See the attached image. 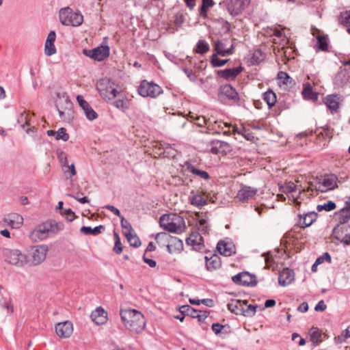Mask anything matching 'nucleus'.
Here are the masks:
<instances>
[{
    "mask_svg": "<svg viewBox=\"0 0 350 350\" xmlns=\"http://www.w3.org/2000/svg\"><path fill=\"white\" fill-rule=\"evenodd\" d=\"M62 167H63L64 172L65 173H69L70 177L76 175L77 172H76L75 166L74 163H72L71 165H68V163L67 165H66V166H62Z\"/></svg>",
    "mask_w": 350,
    "mask_h": 350,
    "instance_id": "60",
    "label": "nucleus"
},
{
    "mask_svg": "<svg viewBox=\"0 0 350 350\" xmlns=\"http://www.w3.org/2000/svg\"><path fill=\"white\" fill-rule=\"evenodd\" d=\"M57 52L54 43L45 42L44 44V53L46 56H51Z\"/></svg>",
    "mask_w": 350,
    "mask_h": 350,
    "instance_id": "51",
    "label": "nucleus"
},
{
    "mask_svg": "<svg viewBox=\"0 0 350 350\" xmlns=\"http://www.w3.org/2000/svg\"><path fill=\"white\" fill-rule=\"evenodd\" d=\"M90 317L92 321L96 325H104L108 320L107 311L100 306L92 312Z\"/></svg>",
    "mask_w": 350,
    "mask_h": 350,
    "instance_id": "22",
    "label": "nucleus"
},
{
    "mask_svg": "<svg viewBox=\"0 0 350 350\" xmlns=\"http://www.w3.org/2000/svg\"><path fill=\"white\" fill-rule=\"evenodd\" d=\"M190 118L193 120L194 123L199 127L206 126L208 129V122L210 120L209 118H206L204 116L192 115L191 113H189Z\"/></svg>",
    "mask_w": 350,
    "mask_h": 350,
    "instance_id": "40",
    "label": "nucleus"
},
{
    "mask_svg": "<svg viewBox=\"0 0 350 350\" xmlns=\"http://www.w3.org/2000/svg\"><path fill=\"white\" fill-rule=\"evenodd\" d=\"M221 95L233 101L239 100V94L230 85H224L220 88Z\"/></svg>",
    "mask_w": 350,
    "mask_h": 350,
    "instance_id": "29",
    "label": "nucleus"
},
{
    "mask_svg": "<svg viewBox=\"0 0 350 350\" xmlns=\"http://www.w3.org/2000/svg\"><path fill=\"white\" fill-rule=\"evenodd\" d=\"M120 219H121L120 224H121V227L123 229V234H124V236L126 235V232H129L130 233L133 232V229L131 224L127 220H126L123 216L121 217Z\"/></svg>",
    "mask_w": 350,
    "mask_h": 350,
    "instance_id": "52",
    "label": "nucleus"
},
{
    "mask_svg": "<svg viewBox=\"0 0 350 350\" xmlns=\"http://www.w3.org/2000/svg\"><path fill=\"white\" fill-rule=\"evenodd\" d=\"M214 47L217 54L221 56L229 55L233 53V44L232 42L226 40L216 41Z\"/></svg>",
    "mask_w": 350,
    "mask_h": 350,
    "instance_id": "18",
    "label": "nucleus"
},
{
    "mask_svg": "<svg viewBox=\"0 0 350 350\" xmlns=\"http://www.w3.org/2000/svg\"><path fill=\"white\" fill-rule=\"evenodd\" d=\"M69 134L66 132V129L64 128H60L58 129L56 133L55 139L57 140H63L66 142L69 139Z\"/></svg>",
    "mask_w": 350,
    "mask_h": 350,
    "instance_id": "50",
    "label": "nucleus"
},
{
    "mask_svg": "<svg viewBox=\"0 0 350 350\" xmlns=\"http://www.w3.org/2000/svg\"><path fill=\"white\" fill-rule=\"evenodd\" d=\"M317 38L319 49L323 51H327V37L324 35H318Z\"/></svg>",
    "mask_w": 350,
    "mask_h": 350,
    "instance_id": "45",
    "label": "nucleus"
},
{
    "mask_svg": "<svg viewBox=\"0 0 350 350\" xmlns=\"http://www.w3.org/2000/svg\"><path fill=\"white\" fill-rule=\"evenodd\" d=\"M159 224L165 230L175 234H181L186 230L184 218L176 213L162 215L159 219Z\"/></svg>",
    "mask_w": 350,
    "mask_h": 350,
    "instance_id": "2",
    "label": "nucleus"
},
{
    "mask_svg": "<svg viewBox=\"0 0 350 350\" xmlns=\"http://www.w3.org/2000/svg\"><path fill=\"white\" fill-rule=\"evenodd\" d=\"M336 208L335 202L332 201H328L323 204H319L317 206V210L319 212L322 211H331Z\"/></svg>",
    "mask_w": 350,
    "mask_h": 350,
    "instance_id": "47",
    "label": "nucleus"
},
{
    "mask_svg": "<svg viewBox=\"0 0 350 350\" xmlns=\"http://www.w3.org/2000/svg\"><path fill=\"white\" fill-rule=\"evenodd\" d=\"M232 126L230 123L217 120L213 118H210L208 122V130L213 133H220L222 131L225 135H230Z\"/></svg>",
    "mask_w": 350,
    "mask_h": 350,
    "instance_id": "10",
    "label": "nucleus"
},
{
    "mask_svg": "<svg viewBox=\"0 0 350 350\" xmlns=\"http://www.w3.org/2000/svg\"><path fill=\"white\" fill-rule=\"evenodd\" d=\"M3 255L5 261L10 265H14L18 267H23L28 265L27 254H23L19 250L4 249L3 250Z\"/></svg>",
    "mask_w": 350,
    "mask_h": 350,
    "instance_id": "7",
    "label": "nucleus"
},
{
    "mask_svg": "<svg viewBox=\"0 0 350 350\" xmlns=\"http://www.w3.org/2000/svg\"><path fill=\"white\" fill-rule=\"evenodd\" d=\"M310 335L311 340L314 342H318L321 336L320 331L317 328H312L310 331Z\"/></svg>",
    "mask_w": 350,
    "mask_h": 350,
    "instance_id": "57",
    "label": "nucleus"
},
{
    "mask_svg": "<svg viewBox=\"0 0 350 350\" xmlns=\"http://www.w3.org/2000/svg\"><path fill=\"white\" fill-rule=\"evenodd\" d=\"M49 247L44 244L36 245L30 247L27 254V262L30 267L41 265L46 258Z\"/></svg>",
    "mask_w": 350,
    "mask_h": 350,
    "instance_id": "4",
    "label": "nucleus"
},
{
    "mask_svg": "<svg viewBox=\"0 0 350 350\" xmlns=\"http://www.w3.org/2000/svg\"><path fill=\"white\" fill-rule=\"evenodd\" d=\"M172 236L166 232H159L155 236V241L161 248L167 247Z\"/></svg>",
    "mask_w": 350,
    "mask_h": 350,
    "instance_id": "37",
    "label": "nucleus"
},
{
    "mask_svg": "<svg viewBox=\"0 0 350 350\" xmlns=\"http://www.w3.org/2000/svg\"><path fill=\"white\" fill-rule=\"evenodd\" d=\"M263 99L268 105L269 108L273 107L277 100L275 94L271 90L264 94Z\"/></svg>",
    "mask_w": 350,
    "mask_h": 350,
    "instance_id": "41",
    "label": "nucleus"
},
{
    "mask_svg": "<svg viewBox=\"0 0 350 350\" xmlns=\"http://www.w3.org/2000/svg\"><path fill=\"white\" fill-rule=\"evenodd\" d=\"M256 306H253L251 304H248L247 301H244V306H243V315L247 317H252L254 315L256 311Z\"/></svg>",
    "mask_w": 350,
    "mask_h": 350,
    "instance_id": "48",
    "label": "nucleus"
},
{
    "mask_svg": "<svg viewBox=\"0 0 350 350\" xmlns=\"http://www.w3.org/2000/svg\"><path fill=\"white\" fill-rule=\"evenodd\" d=\"M183 249V241L178 238L172 236L167 247V252L170 254H178Z\"/></svg>",
    "mask_w": 350,
    "mask_h": 350,
    "instance_id": "28",
    "label": "nucleus"
},
{
    "mask_svg": "<svg viewBox=\"0 0 350 350\" xmlns=\"http://www.w3.org/2000/svg\"><path fill=\"white\" fill-rule=\"evenodd\" d=\"M217 148L221 149V152H230L231 146L229 144L224 142L217 141Z\"/></svg>",
    "mask_w": 350,
    "mask_h": 350,
    "instance_id": "64",
    "label": "nucleus"
},
{
    "mask_svg": "<svg viewBox=\"0 0 350 350\" xmlns=\"http://www.w3.org/2000/svg\"><path fill=\"white\" fill-rule=\"evenodd\" d=\"M257 189L249 186H243L238 191L237 198L241 201L248 200L256 194Z\"/></svg>",
    "mask_w": 350,
    "mask_h": 350,
    "instance_id": "23",
    "label": "nucleus"
},
{
    "mask_svg": "<svg viewBox=\"0 0 350 350\" xmlns=\"http://www.w3.org/2000/svg\"><path fill=\"white\" fill-rule=\"evenodd\" d=\"M208 50L209 46L208 43L204 40H199L197 43L195 51L198 53L204 54L208 52Z\"/></svg>",
    "mask_w": 350,
    "mask_h": 350,
    "instance_id": "49",
    "label": "nucleus"
},
{
    "mask_svg": "<svg viewBox=\"0 0 350 350\" xmlns=\"http://www.w3.org/2000/svg\"><path fill=\"white\" fill-rule=\"evenodd\" d=\"M5 220L10 226L15 228H19L23 223V217L17 213L10 214Z\"/></svg>",
    "mask_w": 350,
    "mask_h": 350,
    "instance_id": "34",
    "label": "nucleus"
},
{
    "mask_svg": "<svg viewBox=\"0 0 350 350\" xmlns=\"http://www.w3.org/2000/svg\"><path fill=\"white\" fill-rule=\"evenodd\" d=\"M128 242L131 246H133L135 247H138L141 245V241L137 237L135 233L134 232L130 233L129 232H126V234L125 235Z\"/></svg>",
    "mask_w": 350,
    "mask_h": 350,
    "instance_id": "42",
    "label": "nucleus"
},
{
    "mask_svg": "<svg viewBox=\"0 0 350 350\" xmlns=\"http://www.w3.org/2000/svg\"><path fill=\"white\" fill-rule=\"evenodd\" d=\"M217 249L221 254L226 256H230L235 253V247L230 243L220 241L217 243Z\"/></svg>",
    "mask_w": 350,
    "mask_h": 350,
    "instance_id": "31",
    "label": "nucleus"
},
{
    "mask_svg": "<svg viewBox=\"0 0 350 350\" xmlns=\"http://www.w3.org/2000/svg\"><path fill=\"white\" fill-rule=\"evenodd\" d=\"M337 186V178L334 175H326L317 178L312 184V188L321 192L334 189Z\"/></svg>",
    "mask_w": 350,
    "mask_h": 350,
    "instance_id": "8",
    "label": "nucleus"
},
{
    "mask_svg": "<svg viewBox=\"0 0 350 350\" xmlns=\"http://www.w3.org/2000/svg\"><path fill=\"white\" fill-rule=\"evenodd\" d=\"M120 315L122 322L129 332L139 334L146 327V320L144 314L135 309H121Z\"/></svg>",
    "mask_w": 350,
    "mask_h": 350,
    "instance_id": "1",
    "label": "nucleus"
},
{
    "mask_svg": "<svg viewBox=\"0 0 350 350\" xmlns=\"http://www.w3.org/2000/svg\"><path fill=\"white\" fill-rule=\"evenodd\" d=\"M28 117H29V113L24 111L23 113H21V116L18 118V122L23 124L22 126L23 129L25 128L26 125L27 126L29 125Z\"/></svg>",
    "mask_w": 350,
    "mask_h": 350,
    "instance_id": "63",
    "label": "nucleus"
},
{
    "mask_svg": "<svg viewBox=\"0 0 350 350\" xmlns=\"http://www.w3.org/2000/svg\"><path fill=\"white\" fill-rule=\"evenodd\" d=\"M114 237H115V245L113 247V251L116 253L120 254L122 252V246L120 241V238L119 237V234L114 232Z\"/></svg>",
    "mask_w": 350,
    "mask_h": 350,
    "instance_id": "54",
    "label": "nucleus"
},
{
    "mask_svg": "<svg viewBox=\"0 0 350 350\" xmlns=\"http://www.w3.org/2000/svg\"><path fill=\"white\" fill-rule=\"evenodd\" d=\"M197 228L199 231L202 232L204 234L208 232V226L206 220L204 219H201L199 220L197 224Z\"/></svg>",
    "mask_w": 350,
    "mask_h": 350,
    "instance_id": "55",
    "label": "nucleus"
},
{
    "mask_svg": "<svg viewBox=\"0 0 350 350\" xmlns=\"http://www.w3.org/2000/svg\"><path fill=\"white\" fill-rule=\"evenodd\" d=\"M350 338V325L347 327L346 329H345L342 333L338 336L337 340L338 342H343L346 340Z\"/></svg>",
    "mask_w": 350,
    "mask_h": 350,
    "instance_id": "59",
    "label": "nucleus"
},
{
    "mask_svg": "<svg viewBox=\"0 0 350 350\" xmlns=\"http://www.w3.org/2000/svg\"><path fill=\"white\" fill-rule=\"evenodd\" d=\"M325 260L327 261L328 262H331V256L328 253H324L321 256L319 257L314 264L312 266V270H314V267L319 265L322 264Z\"/></svg>",
    "mask_w": 350,
    "mask_h": 350,
    "instance_id": "53",
    "label": "nucleus"
},
{
    "mask_svg": "<svg viewBox=\"0 0 350 350\" xmlns=\"http://www.w3.org/2000/svg\"><path fill=\"white\" fill-rule=\"evenodd\" d=\"M338 23L345 26H350V11H345L340 14Z\"/></svg>",
    "mask_w": 350,
    "mask_h": 350,
    "instance_id": "46",
    "label": "nucleus"
},
{
    "mask_svg": "<svg viewBox=\"0 0 350 350\" xmlns=\"http://www.w3.org/2000/svg\"><path fill=\"white\" fill-rule=\"evenodd\" d=\"M278 79L280 81V85H284V89L291 88L294 84L292 78L285 72H279L278 74Z\"/></svg>",
    "mask_w": 350,
    "mask_h": 350,
    "instance_id": "35",
    "label": "nucleus"
},
{
    "mask_svg": "<svg viewBox=\"0 0 350 350\" xmlns=\"http://www.w3.org/2000/svg\"><path fill=\"white\" fill-rule=\"evenodd\" d=\"M74 328L72 322L66 321L55 325V332L61 338H68L72 334Z\"/></svg>",
    "mask_w": 350,
    "mask_h": 350,
    "instance_id": "16",
    "label": "nucleus"
},
{
    "mask_svg": "<svg viewBox=\"0 0 350 350\" xmlns=\"http://www.w3.org/2000/svg\"><path fill=\"white\" fill-rule=\"evenodd\" d=\"M250 3V0H230L227 5L228 12L232 16L241 13Z\"/></svg>",
    "mask_w": 350,
    "mask_h": 350,
    "instance_id": "15",
    "label": "nucleus"
},
{
    "mask_svg": "<svg viewBox=\"0 0 350 350\" xmlns=\"http://www.w3.org/2000/svg\"><path fill=\"white\" fill-rule=\"evenodd\" d=\"M299 223L302 228L310 226L317 219V213L314 211H310L307 213H299Z\"/></svg>",
    "mask_w": 350,
    "mask_h": 350,
    "instance_id": "24",
    "label": "nucleus"
},
{
    "mask_svg": "<svg viewBox=\"0 0 350 350\" xmlns=\"http://www.w3.org/2000/svg\"><path fill=\"white\" fill-rule=\"evenodd\" d=\"M213 5L214 2L213 0H202V6L200 10V16L206 18L207 16L208 9L213 7Z\"/></svg>",
    "mask_w": 350,
    "mask_h": 350,
    "instance_id": "43",
    "label": "nucleus"
},
{
    "mask_svg": "<svg viewBox=\"0 0 350 350\" xmlns=\"http://www.w3.org/2000/svg\"><path fill=\"white\" fill-rule=\"evenodd\" d=\"M77 100L79 105V106L82 108L83 111L85 110L88 109L90 107L88 103L83 98V97L81 95L77 96Z\"/></svg>",
    "mask_w": 350,
    "mask_h": 350,
    "instance_id": "62",
    "label": "nucleus"
},
{
    "mask_svg": "<svg viewBox=\"0 0 350 350\" xmlns=\"http://www.w3.org/2000/svg\"><path fill=\"white\" fill-rule=\"evenodd\" d=\"M84 113L86 118L90 120H94L98 117L97 113L91 107H90L88 109L85 110Z\"/></svg>",
    "mask_w": 350,
    "mask_h": 350,
    "instance_id": "61",
    "label": "nucleus"
},
{
    "mask_svg": "<svg viewBox=\"0 0 350 350\" xmlns=\"http://www.w3.org/2000/svg\"><path fill=\"white\" fill-rule=\"evenodd\" d=\"M294 280V273L289 269H284L280 273L278 281L282 286L289 285Z\"/></svg>",
    "mask_w": 350,
    "mask_h": 350,
    "instance_id": "27",
    "label": "nucleus"
},
{
    "mask_svg": "<svg viewBox=\"0 0 350 350\" xmlns=\"http://www.w3.org/2000/svg\"><path fill=\"white\" fill-rule=\"evenodd\" d=\"M302 94L306 99H317V94L312 91V88L310 83H306L304 84Z\"/></svg>",
    "mask_w": 350,
    "mask_h": 350,
    "instance_id": "39",
    "label": "nucleus"
},
{
    "mask_svg": "<svg viewBox=\"0 0 350 350\" xmlns=\"http://www.w3.org/2000/svg\"><path fill=\"white\" fill-rule=\"evenodd\" d=\"M109 47L107 45H101L92 50H83V54L96 60L102 61L109 55Z\"/></svg>",
    "mask_w": 350,
    "mask_h": 350,
    "instance_id": "13",
    "label": "nucleus"
},
{
    "mask_svg": "<svg viewBox=\"0 0 350 350\" xmlns=\"http://www.w3.org/2000/svg\"><path fill=\"white\" fill-rule=\"evenodd\" d=\"M137 92L142 97L156 98L163 94V90L154 82L143 80L137 88Z\"/></svg>",
    "mask_w": 350,
    "mask_h": 350,
    "instance_id": "6",
    "label": "nucleus"
},
{
    "mask_svg": "<svg viewBox=\"0 0 350 350\" xmlns=\"http://www.w3.org/2000/svg\"><path fill=\"white\" fill-rule=\"evenodd\" d=\"M206 266L208 271H214L221 267V260L219 256L216 254L211 255V257L205 256Z\"/></svg>",
    "mask_w": 350,
    "mask_h": 350,
    "instance_id": "33",
    "label": "nucleus"
},
{
    "mask_svg": "<svg viewBox=\"0 0 350 350\" xmlns=\"http://www.w3.org/2000/svg\"><path fill=\"white\" fill-rule=\"evenodd\" d=\"M334 218L338 223L337 225L344 226L350 220V208L345 205V207L335 213Z\"/></svg>",
    "mask_w": 350,
    "mask_h": 350,
    "instance_id": "26",
    "label": "nucleus"
},
{
    "mask_svg": "<svg viewBox=\"0 0 350 350\" xmlns=\"http://www.w3.org/2000/svg\"><path fill=\"white\" fill-rule=\"evenodd\" d=\"M227 306L228 309L231 312H233L236 314L243 315L244 301H241L239 299H232L228 304Z\"/></svg>",
    "mask_w": 350,
    "mask_h": 350,
    "instance_id": "32",
    "label": "nucleus"
},
{
    "mask_svg": "<svg viewBox=\"0 0 350 350\" xmlns=\"http://www.w3.org/2000/svg\"><path fill=\"white\" fill-rule=\"evenodd\" d=\"M243 70L242 67L228 68L218 72L219 76L226 80H232Z\"/></svg>",
    "mask_w": 350,
    "mask_h": 350,
    "instance_id": "30",
    "label": "nucleus"
},
{
    "mask_svg": "<svg viewBox=\"0 0 350 350\" xmlns=\"http://www.w3.org/2000/svg\"><path fill=\"white\" fill-rule=\"evenodd\" d=\"M113 105L117 109H121L122 111L128 109L131 103V99L128 98L126 94L123 92V91H119V94L118 97L113 100Z\"/></svg>",
    "mask_w": 350,
    "mask_h": 350,
    "instance_id": "21",
    "label": "nucleus"
},
{
    "mask_svg": "<svg viewBox=\"0 0 350 350\" xmlns=\"http://www.w3.org/2000/svg\"><path fill=\"white\" fill-rule=\"evenodd\" d=\"M232 281L237 284L243 286L255 285L256 280L254 275L248 272H242L234 275L232 278Z\"/></svg>",
    "mask_w": 350,
    "mask_h": 350,
    "instance_id": "20",
    "label": "nucleus"
},
{
    "mask_svg": "<svg viewBox=\"0 0 350 350\" xmlns=\"http://www.w3.org/2000/svg\"><path fill=\"white\" fill-rule=\"evenodd\" d=\"M53 223L45 221L38 225L29 233V238L33 242H38L46 239L50 232L53 230Z\"/></svg>",
    "mask_w": 350,
    "mask_h": 350,
    "instance_id": "9",
    "label": "nucleus"
},
{
    "mask_svg": "<svg viewBox=\"0 0 350 350\" xmlns=\"http://www.w3.org/2000/svg\"><path fill=\"white\" fill-rule=\"evenodd\" d=\"M203 238L198 232H193L186 239L187 245L194 247L196 250H201L203 245Z\"/></svg>",
    "mask_w": 350,
    "mask_h": 350,
    "instance_id": "25",
    "label": "nucleus"
},
{
    "mask_svg": "<svg viewBox=\"0 0 350 350\" xmlns=\"http://www.w3.org/2000/svg\"><path fill=\"white\" fill-rule=\"evenodd\" d=\"M228 59H221L217 57L216 55H213L211 57V64L214 67H220L225 65Z\"/></svg>",
    "mask_w": 350,
    "mask_h": 350,
    "instance_id": "56",
    "label": "nucleus"
},
{
    "mask_svg": "<svg viewBox=\"0 0 350 350\" xmlns=\"http://www.w3.org/2000/svg\"><path fill=\"white\" fill-rule=\"evenodd\" d=\"M282 191L287 195L289 201L296 205H300L301 202L298 199L301 191H304L300 186H297L293 182H288L282 187Z\"/></svg>",
    "mask_w": 350,
    "mask_h": 350,
    "instance_id": "12",
    "label": "nucleus"
},
{
    "mask_svg": "<svg viewBox=\"0 0 350 350\" xmlns=\"http://www.w3.org/2000/svg\"><path fill=\"white\" fill-rule=\"evenodd\" d=\"M96 88L103 99L111 101L118 97V85L109 79H101L96 83Z\"/></svg>",
    "mask_w": 350,
    "mask_h": 350,
    "instance_id": "3",
    "label": "nucleus"
},
{
    "mask_svg": "<svg viewBox=\"0 0 350 350\" xmlns=\"http://www.w3.org/2000/svg\"><path fill=\"white\" fill-rule=\"evenodd\" d=\"M59 21L64 25L77 27L83 21V16L78 12H74L69 7L62 8L59 11Z\"/></svg>",
    "mask_w": 350,
    "mask_h": 350,
    "instance_id": "5",
    "label": "nucleus"
},
{
    "mask_svg": "<svg viewBox=\"0 0 350 350\" xmlns=\"http://www.w3.org/2000/svg\"><path fill=\"white\" fill-rule=\"evenodd\" d=\"M57 157L62 166H66V165H67V163H68L67 154L63 150H57Z\"/></svg>",
    "mask_w": 350,
    "mask_h": 350,
    "instance_id": "58",
    "label": "nucleus"
},
{
    "mask_svg": "<svg viewBox=\"0 0 350 350\" xmlns=\"http://www.w3.org/2000/svg\"><path fill=\"white\" fill-rule=\"evenodd\" d=\"M208 195L202 191H192L189 196V201L193 206L201 207L207 203Z\"/></svg>",
    "mask_w": 350,
    "mask_h": 350,
    "instance_id": "19",
    "label": "nucleus"
},
{
    "mask_svg": "<svg viewBox=\"0 0 350 350\" xmlns=\"http://www.w3.org/2000/svg\"><path fill=\"white\" fill-rule=\"evenodd\" d=\"M57 108L59 116L64 121H70L73 118L72 104L67 98H59L57 101Z\"/></svg>",
    "mask_w": 350,
    "mask_h": 350,
    "instance_id": "11",
    "label": "nucleus"
},
{
    "mask_svg": "<svg viewBox=\"0 0 350 350\" xmlns=\"http://www.w3.org/2000/svg\"><path fill=\"white\" fill-rule=\"evenodd\" d=\"M186 166H187V170L189 172L192 173L193 175L199 176L200 178H201L204 180L209 179L210 176L206 171L197 169L193 165H192L189 163H186Z\"/></svg>",
    "mask_w": 350,
    "mask_h": 350,
    "instance_id": "38",
    "label": "nucleus"
},
{
    "mask_svg": "<svg viewBox=\"0 0 350 350\" xmlns=\"http://www.w3.org/2000/svg\"><path fill=\"white\" fill-rule=\"evenodd\" d=\"M239 134L242 135L245 139L248 141H251L254 139V135L249 129H246L245 127L241 126L237 127L236 125L232 126L231 135Z\"/></svg>",
    "mask_w": 350,
    "mask_h": 350,
    "instance_id": "36",
    "label": "nucleus"
},
{
    "mask_svg": "<svg viewBox=\"0 0 350 350\" xmlns=\"http://www.w3.org/2000/svg\"><path fill=\"white\" fill-rule=\"evenodd\" d=\"M333 237L346 245H350V232L348 227L342 225H336L332 232Z\"/></svg>",
    "mask_w": 350,
    "mask_h": 350,
    "instance_id": "14",
    "label": "nucleus"
},
{
    "mask_svg": "<svg viewBox=\"0 0 350 350\" xmlns=\"http://www.w3.org/2000/svg\"><path fill=\"white\" fill-rule=\"evenodd\" d=\"M103 228V226H99L92 228L89 226H82L80 231L85 234L97 235L100 233V230Z\"/></svg>",
    "mask_w": 350,
    "mask_h": 350,
    "instance_id": "44",
    "label": "nucleus"
},
{
    "mask_svg": "<svg viewBox=\"0 0 350 350\" xmlns=\"http://www.w3.org/2000/svg\"><path fill=\"white\" fill-rule=\"evenodd\" d=\"M341 99L337 94H329L323 98V103L332 114L338 113Z\"/></svg>",
    "mask_w": 350,
    "mask_h": 350,
    "instance_id": "17",
    "label": "nucleus"
}]
</instances>
